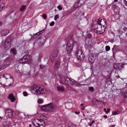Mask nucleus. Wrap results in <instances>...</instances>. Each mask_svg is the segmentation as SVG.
I'll use <instances>...</instances> for the list:
<instances>
[{"instance_id":"1","label":"nucleus","mask_w":127,"mask_h":127,"mask_svg":"<svg viewBox=\"0 0 127 127\" xmlns=\"http://www.w3.org/2000/svg\"><path fill=\"white\" fill-rule=\"evenodd\" d=\"M57 108V106L56 104L51 102L47 104L42 106L41 109L45 112H53Z\"/></svg>"},{"instance_id":"2","label":"nucleus","mask_w":127,"mask_h":127,"mask_svg":"<svg viewBox=\"0 0 127 127\" xmlns=\"http://www.w3.org/2000/svg\"><path fill=\"white\" fill-rule=\"evenodd\" d=\"M31 89L34 91L37 95L43 94L45 92L44 87L38 85H34L31 87Z\"/></svg>"},{"instance_id":"3","label":"nucleus","mask_w":127,"mask_h":127,"mask_svg":"<svg viewBox=\"0 0 127 127\" xmlns=\"http://www.w3.org/2000/svg\"><path fill=\"white\" fill-rule=\"evenodd\" d=\"M73 41L72 39H71L69 40L67 43L66 44V50L68 54L71 53L72 52L73 48Z\"/></svg>"},{"instance_id":"4","label":"nucleus","mask_w":127,"mask_h":127,"mask_svg":"<svg viewBox=\"0 0 127 127\" xmlns=\"http://www.w3.org/2000/svg\"><path fill=\"white\" fill-rule=\"evenodd\" d=\"M32 57L29 55H27L24 56L22 58L19 59V62L21 64H25V63H28L29 62Z\"/></svg>"},{"instance_id":"5","label":"nucleus","mask_w":127,"mask_h":127,"mask_svg":"<svg viewBox=\"0 0 127 127\" xmlns=\"http://www.w3.org/2000/svg\"><path fill=\"white\" fill-rule=\"evenodd\" d=\"M59 53V52L57 50H55L50 56V59L53 62H54Z\"/></svg>"},{"instance_id":"6","label":"nucleus","mask_w":127,"mask_h":127,"mask_svg":"<svg viewBox=\"0 0 127 127\" xmlns=\"http://www.w3.org/2000/svg\"><path fill=\"white\" fill-rule=\"evenodd\" d=\"M105 30V27L104 25L102 26V27L100 28H96L94 29L95 32L98 34H101L103 33Z\"/></svg>"},{"instance_id":"7","label":"nucleus","mask_w":127,"mask_h":127,"mask_svg":"<svg viewBox=\"0 0 127 127\" xmlns=\"http://www.w3.org/2000/svg\"><path fill=\"white\" fill-rule=\"evenodd\" d=\"M96 55V54L95 53H91V52L89 54L88 60L90 63L92 64L94 62L95 60Z\"/></svg>"},{"instance_id":"8","label":"nucleus","mask_w":127,"mask_h":127,"mask_svg":"<svg viewBox=\"0 0 127 127\" xmlns=\"http://www.w3.org/2000/svg\"><path fill=\"white\" fill-rule=\"evenodd\" d=\"M4 111L5 115L7 117L11 118L13 116V111L11 109H7Z\"/></svg>"},{"instance_id":"9","label":"nucleus","mask_w":127,"mask_h":127,"mask_svg":"<svg viewBox=\"0 0 127 127\" xmlns=\"http://www.w3.org/2000/svg\"><path fill=\"white\" fill-rule=\"evenodd\" d=\"M11 41V39L10 37H8L6 38L5 39V49H6L7 48H9L10 47Z\"/></svg>"},{"instance_id":"10","label":"nucleus","mask_w":127,"mask_h":127,"mask_svg":"<svg viewBox=\"0 0 127 127\" xmlns=\"http://www.w3.org/2000/svg\"><path fill=\"white\" fill-rule=\"evenodd\" d=\"M73 83V82L69 78H65L64 83L65 85L69 86L72 84Z\"/></svg>"},{"instance_id":"11","label":"nucleus","mask_w":127,"mask_h":127,"mask_svg":"<svg viewBox=\"0 0 127 127\" xmlns=\"http://www.w3.org/2000/svg\"><path fill=\"white\" fill-rule=\"evenodd\" d=\"M9 30L7 29H4L2 30L1 32V34L4 36L6 35L9 32Z\"/></svg>"},{"instance_id":"12","label":"nucleus","mask_w":127,"mask_h":127,"mask_svg":"<svg viewBox=\"0 0 127 127\" xmlns=\"http://www.w3.org/2000/svg\"><path fill=\"white\" fill-rule=\"evenodd\" d=\"M114 68L117 70H118V72L119 71L121 72V70L122 69V66L120 65L115 64L114 65Z\"/></svg>"},{"instance_id":"13","label":"nucleus","mask_w":127,"mask_h":127,"mask_svg":"<svg viewBox=\"0 0 127 127\" xmlns=\"http://www.w3.org/2000/svg\"><path fill=\"white\" fill-rule=\"evenodd\" d=\"M8 97V98L11 100L12 102H14L16 100L13 94H9Z\"/></svg>"},{"instance_id":"14","label":"nucleus","mask_w":127,"mask_h":127,"mask_svg":"<svg viewBox=\"0 0 127 127\" xmlns=\"http://www.w3.org/2000/svg\"><path fill=\"white\" fill-rule=\"evenodd\" d=\"M123 93L124 94L125 98H127V88H125L123 89Z\"/></svg>"},{"instance_id":"15","label":"nucleus","mask_w":127,"mask_h":127,"mask_svg":"<svg viewBox=\"0 0 127 127\" xmlns=\"http://www.w3.org/2000/svg\"><path fill=\"white\" fill-rule=\"evenodd\" d=\"M80 6V5L79 4L78 1L75 3L73 6L74 8L76 9L78 8Z\"/></svg>"},{"instance_id":"16","label":"nucleus","mask_w":127,"mask_h":127,"mask_svg":"<svg viewBox=\"0 0 127 127\" xmlns=\"http://www.w3.org/2000/svg\"><path fill=\"white\" fill-rule=\"evenodd\" d=\"M82 54H83L82 52L80 50H78L77 51L76 53V58L78 57L79 56L78 55L80 56Z\"/></svg>"},{"instance_id":"17","label":"nucleus","mask_w":127,"mask_h":127,"mask_svg":"<svg viewBox=\"0 0 127 127\" xmlns=\"http://www.w3.org/2000/svg\"><path fill=\"white\" fill-rule=\"evenodd\" d=\"M57 88L58 91H64L65 89L63 86H58L57 87Z\"/></svg>"},{"instance_id":"18","label":"nucleus","mask_w":127,"mask_h":127,"mask_svg":"<svg viewBox=\"0 0 127 127\" xmlns=\"http://www.w3.org/2000/svg\"><path fill=\"white\" fill-rule=\"evenodd\" d=\"M60 63L58 61H56V62L54 67L56 70L58 69L60 66Z\"/></svg>"},{"instance_id":"19","label":"nucleus","mask_w":127,"mask_h":127,"mask_svg":"<svg viewBox=\"0 0 127 127\" xmlns=\"http://www.w3.org/2000/svg\"><path fill=\"white\" fill-rule=\"evenodd\" d=\"M78 56H79L77 58L78 60H83L84 58V54H82L80 56L78 55Z\"/></svg>"},{"instance_id":"20","label":"nucleus","mask_w":127,"mask_h":127,"mask_svg":"<svg viewBox=\"0 0 127 127\" xmlns=\"http://www.w3.org/2000/svg\"><path fill=\"white\" fill-rule=\"evenodd\" d=\"M81 6L84 4L85 2V0H79L77 1Z\"/></svg>"},{"instance_id":"21","label":"nucleus","mask_w":127,"mask_h":127,"mask_svg":"<svg viewBox=\"0 0 127 127\" xmlns=\"http://www.w3.org/2000/svg\"><path fill=\"white\" fill-rule=\"evenodd\" d=\"M95 29H96V28H97V27L98 28H99V27L100 28L102 27L101 24L100 23H99L98 22H97L96 24L95 25Z\"/></svg>"},{"instance_id":"22","label":"nucleus","mask_w":127,"mask_h":127,"mask_svg":"<svg viewBox=\"0 0 127 127\" xmlns=\"http://www.w3.org/2000/svg\"><path fill=\"white\" fill-rule=\"evenodd\" d=\"M11 51L14 55H16V50L14 48H12L11 49Z\"/></svg>"},{"instance_id":"23","label":"nucleus","mask_w":127,"mask_h":127,"mask_svg":"<svg viewBox=\"0 0 127 127\" xmlns=\"http://www.w3.org/2000/svg\"><path fill=\"white\" fill-rule=\"evenodd\" d=\"M8 75V76L11 79H13V78L12 76H11L9 74H8L7 73H6L3 75V77H4L6 79H7V78L6 77H5L6 76ZM13 82V80H12Z\"/></svg>"},{"instance_id":"24","label":"nucleus","mask_w":127,"mask_h":127,"mask_svg":"<svg viewBox=\"0 0 127 127\" xmlns=\"http://www.w3.org/2000/svg\"><path fill=\"white\" fill-rule=\"evenodd\" d=\"M118 46L115 45L112 48L113 52L114 53L116 51V49H117V48H118Z\"/></svg>"},{"instance_id":"25","label":"nucleus","mask_w":127,"mask_h":127,"mask_svg":"<svg viewBox=\"0 0 127 127\" xmlns=\"http://www.w3.org/2000/svg\"><path fill=\"white\" fill-rule=\"evenodd\" d=\"M10 125V123L9 122H8L4 125V126L5 127H9Z\"/></svg>"},{"instance_id":"26","label":"nucleus","mask_w":127,"mask_h":127,"mask_svg":"<svg viewBox=\"0 0 127 127\" xmlns=\"http://www.w3.org/2000/svg\"><path fill=\"white\" fill-rule=\"evenodd\" d=\"M43 100L42 99H39L37 101V102L39 104H40L43 103Z\"/></svg>"},{"instance_id":"27","label":"nucleus","mask_w":127,"mask_h":127,"mask_svg":"<svg viewBox=\"0 0 127 127\" xmlns=\"http://www.w3.org/2000/svg\"><path fill=\"white\" fill-rule=\"evenodd\" d=\"M110 49V47L109 46H107L105 47V50L106 51H109Z\"/></svg>"},{"instance_id":"28","label":"nucleus","mask_w":127,"mask_h":127,"mask_svg":"<svg viewBox=\"0 0 127 127\" xmlns=\"http://www.w3.org/2000/svg\"><path fill=\"white\" fill-rule=\"evenodd\" d=\"M25 9V6L24 5H22L21 6V8L20 9V10L21 11H22L24 9Z\"/></svg>"},{"instance_id":"29","label":"nucleus","mask_w":127,"mask_h":127,"mask_svg":"<svg viewBox=\"0 0 127 127\" xmlns=\"http://www.w3.org/2000/svg\"><path fill=\"white\" fill-rule=\"evenodd\" d=\"M119 113V112L118 111H113L112 112V115H116L118 114Z\"/></svg>"},{"instance_id":"30","label":"nucleus","mask_w":127,"mask_h":127,"mask_svg":"<svg viewBox=\"0 0 127 127\" xmlns=\"http://www.w3.org/2000/svg\"><path fill=\"white\" fill-rule=\"evenodd\" d=\"M40 35V33H39V32H38L34 34V37H35V38H36Z\"/></svg>"},{"instance_id":"31","label":"nucleus","mask_w":127,"mask_h":127,"mask_svg":"<svg viewBox=\"0 0 127 127\" xmlns=\"http://www.w3.org/2000/svg\"><path fill=\"white\" fill-rule=\"evenodd\" d=\"M117 7V6L115 4H113L112 6V9L113 10H114Z\"/></svg>"},{"instance_id":"32","label":"nucleus","mask_w":127,"mask_h":127,"mask_svg":"<svg viewBox=\"0 0 127 127\" xmlns=\"http://www.w3.org/2000/svg\"><path fill=\"white\" fill-rule=\"evenodd\" d=\"M46 67V66L42 65V64L40 65V69H43L45 68Z\"/></svg>"},{"instance_id":"33","label":"nucleus","mask_w":127,"mask_h":127,"mask_svg":"<svg viewBox=\"0 0 127 127\" xmlns=\"http://www.w3.org/2000/svg\"><path fill=\"white\" fill-rule=\"evenodd\" d=\"M5 66L4 65H1L0 66V70H1L5 68Z\"/></svg>"},{"instance_id":"34","label":"nucleus","mask_w":127,"mask_h":127,"mask_svg":"<svg viewBox=\"0 0 127 127\" xmlns=\"http://www.w3.org/2000/svg\"><path fill=\"white\" fill-rule=\"evenodd\" d=\"M36 124L37 125V127H44L43 125L42 124L40 125L38 123H36Z\"/></svg>"},{"instance_id":"35","label":"nucleus","mask_w":127,"mask_h":127,"mask_svg":"<svg viewBox=\"0 0 127 127\" xmlns=\"http://www.w3.org/2000/svg\"><path fill=\"white\" fill-rule=\"evenodd\" d=\"M81 85L79 83H77L76 84V86L79 87L81 86V85Z\"/></svg>"},{"instance_id":"36","label":"nucleus","mask_w":127,"mask_h":127,"mask_svg":"<svg viewBox=\"0 0 127 127\" xmlns=\"http://www.w3.org/2000/svg\"><path fill=\"white\" fill-rule=\"evenodd\" d=\"M55 24V22L54 21L52 22L50 24V26H53Z\"/></svg>"},{"instance_id":"37","label":"nucleus","mask_w":127,"mask_h":127,"mask_svg":"<svg viewBox=\"0 0 127 127\" xmlns=\"http://www.w3.org/2000/svg\"><path fill=\"white\" fill-rule=\"evenodd\" d=\"M94 88L92 87H90L89 88V90L90 91L92 92L94 90Z\"/></svg>"},{"instance_id":"38","label":"nucleus","mask_w":127,"mask_h":127,"mask_svg":"<svg viewBox=\"0 0 127 127\" xmlns=\"http://www.w3.org/2000/svg\"><path fill=\"white\" fill-rule=\"evenodd\" d=\"M59 18V15H55L54 17V19L55 20H56L57 19Z\"/></svg>"},{"instance_id":"39","label":"nucleus","mask_w":127,"mask_h":127,"mask_svg":"<svg viewBox=\"0 0 127 127\" xmlns=\"http://www.w3.org/2000/svg\"><path fill=\"white\" fill-rule=\"evenodd\" d=\"M124 3L126 6H127V1L126 0H124Z\"/></svg>"},{"instance_id":"40","label":"nucleus","mask_w":127,"mask_h":127,"mask_svg":"<svg viewBox=\"0 0 127 127\" xmlns=\"http://www.w3.org/2000/svg\"><path fill=\"white\" fill-rule=\"evenodd\" d=\"M14 11V9H12L11 8L10 9V12L11 13H12Z\"/></svg>"},{"instance_id":"41","label":"nucleus","mask_w":127,"mask_h":127,"mask_svg":"<svg viewBox=\"0 0 127 127\" xmlns=\"http://www.w3.org/2000/svg\"><path fill=\"white\" fill-rule=\"evenodd\" d=\"M43 17L44 19H46V16L45 14H44L43 15Z\"/></svg>"},{"instance_id":"42","label":"nucleus","mask_w":127,"mask_h":127,"mask_svg":"<svg viewBox=\"0 0 127 127\" xmlns=\"http://www.w3.org/2000/svg\"><path fill=\"white\" fill-rule=\"evenodd\" d=\"M44 31V30H42L41 31H39V32L40 33V34H42Z\"/></svg>"},{"instance_id":"43","label":"nucleus","mask_w":127,"mask_h":127,"mask_svg":"<svg viewBox=\"0 0 127 127\" xmlns=\"http://www.w3.org/2000/svg\"><path fill=\"white\" fill-rule=\"evenodd\" d=\"M57 8L59 9V10H61L62 9L61 7L60 6H57Z\"/></svg>"},{"instance_id":"44","label":"nucleus","mask_w":127,"mask_h":127,"mask_svg":"<svg viewBox=\"0 0 127 127\" xmlns=\"http://www.w3.org/2000/svg\"><path fill=\"white\" fill-rule=\"evenodd\" d=\"M23 94L24 95V96H26L28 94H27V93L26 92H24L23 93Z\"/></svg>"},{"instance_id":"45","label":"nucleus","mask_w":127,"mask_h":127,"mask_svg":"<svg viewBox=\"0 0 127 127\" xmlns=\"http://www.w3.org/2000/svg\"><path fill=\"white\" fill-rule=\"evenodd\" d=\"M123 30L124 31H127V28L126 27H125L123 29Z\"/></svg>"},{"instance_id":"46","label":"nucleus","mask_w":127,"mask_h":127,"mask_svg":"<svg viewBox=\"0 0 127 127\" xmlns=\"http://www.w3.org/2000/svg\"><path fill=\"white\" fill-rule=\"evenodd\" d=\"M110 111V109L109 108H108L107 109V110L106 111V113H108Z\"/></svg>"},{"instance_id":"47","label":"nucleus","mask_w":127,"mask_h":127,"mask_svg":"<svg viewBox=\"0 0 127 127\" xmlns=\"http://www.w3.org/2000/svg\"><path fill=\"white\" fill-rule=\"evenodd\" d=\"M44 118H45L46 120H47V117L45 116L44 115H43L42 116Z\"/></svg>"},{"instance_id":"48","label":"nucleus","mask_w":127,"mask_h":127,"mask_svg":"<svg viewBox=\"0 0 127 127\" xmlns=\"http://www.w3.org/2000/svg\"><path fill=\"white\" fill-rule=\"evenodd\" d=\"M74 113H75V114H79L80 113V112L79 111L78 112H77V111H75Z\"/></svg>"},{"instance_id":"49","label":"nucleus","mask_w":127,"mask_h":127,"mask_svg":"<svg viewBox=\"0 0 127 127\" xmlns=\"http://www.w3.org/2000/svg\"><path fill=\"white\" fill-rule=\"evenodd\" d=\"M39 121H40V122H43V120L41 119H40L39 120Z\"/></svg>"},{"instance_id":"50","label":"nucleus","mask_w":127,"mask_h":127,"mask_svg":"<svg viewBox=\"0 0 127 127\" xmlns=\"http://www.w3.org/2000/svg\"><path fill=\"white\" fill-rule=\"evenodd\" d=\"M102 19H100V20L99 19V20H98V21H97V22L100 23Z\"/></svg>"},{"instance_id":"51","label":"nucleus","mask_w":127,"mask_h":127,"mask_svg":"<svg viewBox=\"0 0 127 127\" xmlns=\"http://www.w3.org/2000/svg\"><path fill=\"white\" fill-rule=\"evenodd\" d=\"M115 125H110L109 126V127H115Z\"/></svg>"},{"instance_id":"52","label":"nucleus","mask_w":127,"mask_h":127,"mask_svg":"<svg viewBox=\"0 0 127 127\" xmlns=\"http://www.w3.org/2000/svg\"><path fill=\"white\" fill-rule=\"evenodd\" d=\"M109 41L111 42V43H113L114 42V40H110Z\"/></svg>"},{"instance_id":"53","label":"nucleus","mask_w":127,"mask_h":127,"mask_svg":"<svg viewBox=\"0 0 127 127\" xmlns=\"http://www.w3.org/2000/svg\"><path fill=\"white\" fill-rule=\"evenodd\" d=\"M106 119L107 118V117L106 115H104L103 116Z\"/></svg>"},{"instance_id":"54","label":"nucleus","mask_w":127,"mask_h":127,"mask_svg":"<svg viewBox=\"0 0 127 127\" xmlns=\"http://www.w3.org/2000/svg\"><path fill=\"white\" fill-rule=\"evenodd\" d=\"M96 102H101V101L99 100H96Z\"/></svg>"},{"instance_id":"55","label":"nucleus","mask_w":127,"mask_h":127,"mask_svg":"<svg viewBox=\"0 0 127 127\" xmlns=\"http://www.w3.org/2000/svg\"><path fill=\"white\" fill-rule=\"evenodd\" d=\"M95 121H94V120H93V121H92V122H91V123L92 124H93L94 123H95Z\"/></svg>"},{"instance_id":"56","label":"nucleus","mask_w":127,"mask_h":127,"mask_svg":"<svg viewBox=\"0 0 127 127\" xmlns=\"http://www.w3.org/2000/svg\"><path fill=\"white\" fill-rule=\"evenodd\" d=\"M2 9V7L1 8V6H0V12L1 11Z\"/></svg>"},{"instance_id":"57","label":"nucleus","mask_w":127,"mask_h":127,"mask_svg":"<svg viewBox=\"0 0 127 127\" xmlns=\"http://www.w3.org/2000/svg\"><path fill=\"white\" fill-rule=\"evenodd\" d=\"M84 109H85V107H83L82 108V109L83 110H84Z\"/></svg>"},{"instance_id":"58","label":"nucleus","mask_w":127,"mask_h":127,"mask_svg":"<svg viewBox=\"0 0 127 127\" xmlns=\"http://www.w3.org/2000/svg\"><path fill=\"white\" fill-rule=\"evenodd\" d=\"M70 89H71L72 90H73V89L72 87H70Z\"/></svg>"},{"instance_id":"59","label":"nucleus","mask_w":127,"mask_h":127,"mask_svg":"<svg viewBox=\"0 0 127 127\" xmlns=\"http://www.w3.org/2000/svg\"><path fill=\"white\" fill-rule=\"evenodd\" d=\"M104 110L106 112V108H104Z\"/></svg>"},{"instance_id":"60","label":"nucleus","mask_w":127,"mask_h":127,"mask_svg":"<svg viewBox=\"0 0 127 127\" xmlns=\"http://www.w3.org/2000/svg\"><path fill=\"white\" fill-rule=\"evenodd\" d=\"M92 124L91 123L89 124V125L90 126H92Z\"/></svg>"},{"instance_id":"61","label":"nucleus","mask_w":127,"mask_h":127,"mask_svg":"<svg viewBox=\"0 0 127 127\" xmlns=\"http://www.w3.org/2000/svg\"><path fill=\"white\" fill-rule=\"evenodd\" d=\"M2 24V23L1 22H0V25L1 26Z\"/></svg>"},{"instance_id":"62","label":"nucleus","mask_w":127,"mask_h":127,"mask_svg":"<svg viewBox=\"0 0 127 127\" xmlns=\"http://www.w3.org/2000/svg\"><path fill=\"white\" fill-rule=\"evenodd\" d=\"M83 105H84V104H83L82 103L81 104V106H83Z\"/></svg>"},{"instance_id":"63","label":"nucleus","mask_w":127,"mask_h":127,"mask_svg":"<svg viewBox=\"0 0 127 127\" xmlns=\"http://www.w3.org/2000/svg\"><path fill=\"white\" fill-rule=\"evenodd\" d=\"M12 86V84H10L8 85V86Z\"/></svg>"},{"instance_id":"64","label":"nucleus","mask_w":127,"mask_h":127,"mask_svg":"<svg viewBox=\"0 0 127 127\" xmlns=\"http://www.w3.org/2000/svg\"><path fill=\"white\" fill-rule=\"evenodd\" d=\"M32 127V125L31 124H30L29 125V127Z\"/></svg>"}]
</instances>
